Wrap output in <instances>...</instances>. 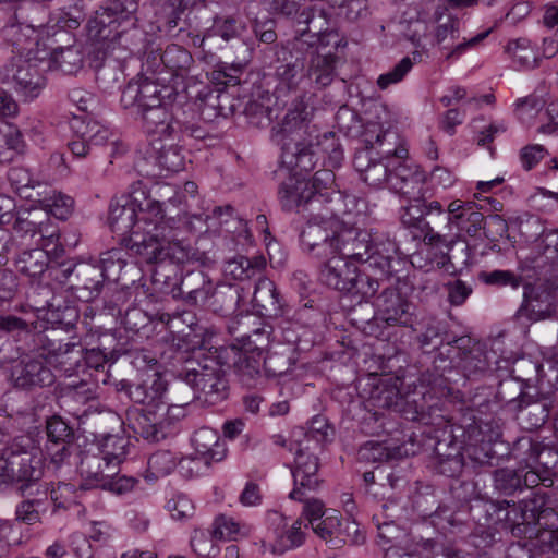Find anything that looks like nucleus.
Masks as SVG:
<instances>
[{
  "instance_id": "nucleus-1",
  "label": "nucleus",
  "mask_w": 558,
  "mask_h": 558,
  "mask_svg": "<svg viewBox=\"0 0 558 558\" xmlns=\"http://www.w3.org/2000/svg\"><path fill=\"white\" fill-rule=\"evenodd\" d=\"M179 93L172 85H162L147 77L128 83L122 90L123 109L138 118L153 140H175L182 123L175 117Z\"/></svg>"
},
{
  "instance_id": "nucleus-2",
  "label": "nucleus",
  "mask_w": 558,
  "mask_h": 558,
  "mask_svg": "<svg viewBox=\"0 0 558 558\" xmlns=\"http://www.w3.org/2000/svg\"><path fill=\"white\" fill-rule=\"evenodd\" d=\"M310 112L304 100L292 99L284 117L272 128V140L281 146V159L300 172L315 168V151L308 140Z\"/></svg>"
},
{
  "instance_id": "nucleus-3",
  "label": "nucleus",
  "mask_w": 558,
  "mask_h": 558,
  "mask_svg": "<svg viewBox=\"0 0 558 558\" xmlns=\"http://www.w3.org/2000/svg\"><path fill=\"white\" fill-rule=\"evenodd\" d=\"M122 243L146 264H158L169 260L173 264H183L190 260H197L196 253L179 234L168 235L163 239L160 233L140 232L122 239Z\"/></svg>"
},
{
  "instance_id": "nucleus-4",
  "label": "nucleus",
  "mask_w": 558,
  "mask_h": 558,
  "mask_svg": "<svg viewBox=\"0 0 558 558\" xmlns=\"http://www.w3.org/2000/svg\"><path fill=\"white\" fill-rule=\"evenodd\" d=\"M341 228L335 206L312 213L300 232V244L311 257L319 259L335 254V244Z\"/></svg>"
},
{
  "instance_id": "nucleus-5",
  "label": "nucleus",
  "mask_w": 558,
  "mask_h": 558,
  "mask_svg": "<svg viewBox=\"0 0 558 558\" xmlns=\"http://www.w3.org/2000/svg\"><path fill=\"white\" fill-rule=\"evenodd\" d=\"M451 202L448 204L447 209L438 201L427 203V214L422 225L421 232L423 234V242L425 245L433 248H446L447 253L445 258L452 266L456 264L468 265L470 259L469 245L465 243L461 256L451 253L456 245V240L452 236V220H451Z\"/></svg>"
},
{
  "instance_id": "nucleus-6",
  "label": "nucleus",
  "mask_w": 558,
  "mask_h": 558,
  "mask_svg": "<svg viewBox=\"0 0 558 558\" xmlns=\"http://www.w3.org/2000/svg\"><path fill=\"white\" fill-rule=\"evenodd\" d=\"M193 397H187L180 404L161 402L157 409L146 412H129V426L133 432L149 442H159L174 433L175 424L185 416V405Z\"/></svg>"
},
{
  "instance_id": "nucleus-7",
  "label": "nucleus",
  "mask_w": 558,
  "mask_h": 558,
  "mask_svg": "<svg viewBox=\"0 0 558 558\" xmlns=\"http://www.w3.org/2000/svg\"><path fill=\"white\" fill-rule=\"evenodd\" d=\"M48 50H40L39 54L28 58H12L3 68V81L13 85L14 90L32 101L37 98L46 86L44 72L47 71Z\"/></svg>"
},
{
  "instance_id": "nucleus-8",
  "label": "nucleus",
  "mask_w": 558,
  "mask_h": 558,
  "mask_svg": "<svg viewBox=\"0 0 558 558\" xmlns=\"http://www.w3.org/2000/svg\"><path fill=\"white\" fill-rule=\"evenodd\" d=\"M191 365L181 376L184 385L190 386L197 393L195 397L201 398V395H204L208 402H217L227 397L228 381L215 359L208 357L203 363H191Z\"/></svg>"
},
{
  "instance_id": "nucleus-9",
  "label": "nucleus",
  "mask_w": 558,
  "mask_h": 558,
  "mask_svg": "<svg viewBox=\"0 0 558 558\" xmlns=\"http://www.w3.org/2000/svg\"><path fill=\"white\" fill-rule=\"evenodd\" d=\"M290 450L295 451L291 469L294 487L289 494L293 500L302 501L307 492L316 490L319 485V459L317 449L306 442H293Z\"/></svg>"
},
{
  "instance_id": "nucleus-10",
  "label": "nucleus",
  "mask_w": 558,
  "mask_h": 558,
  "mask_svg": "<svg viewBox=\"0 0 558 558\" xmlns=\"http://www.w3.org/2000/svg\"><path fill=\"white\" fill-rule=\"evenodd\" d=\"M229 333L246 350L262 352L270 343L272 326L259 316L246 313L229 322Z\"/></svg>"
},
{
  "instance_id": "nucleus-11",
  "label": "nucleus",
  "mask_w": 558,
  "mask_h": 558,
  "mask_svg": "<svg viewBox=\"0 0 558 558\" xmlns=\"http://www.w3.org/2000/svg\"><path fill=\"white\" fill-rule=\"evenodd\" d=\"M137 185H141L138 182ZM138 190L140 201H137V226L135 231L160 233L163 239L168 235L179 234V227L173 217H166L162 204L146 195V192L136 186Z\"/></svg>"
},
{
  "instance_id": "nucleus-12",
  "label": "nucleus",
  "mask_w": 558,
  "mask_h": 558,
  "mask_svg": "<svg viewBox=\"0 0 558 558\" xmlns=\"http://www.w3.org/2000/svg\"><path fill=\"white\" fill-rule=\"evenodd\" d=\"M276 88L275 96L277 100L292 95V99L300 98L304 100V95L310 87V80L306 75L305 60L296 57L290 61L281 63L276 69Z\"/></svg>"
},
{
  "instance_id": "nucleus-13",
  "label": "nucleus",
  "mask_w": 558,
  "mask_h": 558,
  "mask_svg": "<svg viewBox=\"0 0 558 558\" xmlns=\"http://www.w3.org/2000/svg\"><path fill=\"white\" fill-rule=\"evenodd\" d=\"M523 288V302L517 311V316L531 322L549 318L555 312V289L543 283H526Z\"/></svg>"
},
{
  "instance_id": "nucleus-14",
  "label": "nucleus",
  "mask_w": 558,
  "mask_h": 558,
  "mask_svg": "<svg viewBox=\"0 0 558 558\" xmlns=\"http://www.w3.org/2000/svg\"><path fill=\"white\" fill-rule=\"evenodd\" d=\"M78 472L82 480V489H102L110 484L112 476L119 474V469L114 468V463L108 462L101 454L89 447L82 452Z\"/></svg>"
},
{
  "instance_id": "nucleus-15",
  "label": "nucleus",
  "mask_w": 558,
  "mask_h": 558,
  "mask_svg": "<svg viewBox=\"0 0 558 558\" xmlns=\"http://www.w3.org/2000/svg\"><path fill=\"white\" fill-rule=\"evenodd\" d=\"M138 190L133 186L131 194H123L110 202L108 225L112 232L124 236L134 234L137 226Z\"/></svg>"
},
{
  "instance_id": "nucleus-16",
  "label": "nucleus",
  "mask_w": 558,
  "mask_h": 558,
  "mask_svg": "<svg viewBox=\"0 0 558 558\" xmlns=\"http://www.w3.org/2000/svg\"><path fill=\"white\" fill-rule=\"evenodd\" d=\"M374 246V235L363 229L348 228L339 231L335 244V254L348 260L366 263Z\"/></svg>"
},
{
  "instance_id": "nucleus-17",
  "label": "nucleus",
  "mask_w": 558,
  "mask_h": 558,
  "mask_svg": "<svg viewBox=\"0 0 558 558\" xmlns=\"http://www.w3.org/2000/svg\"><path fill=\"white\" fill-rule=\"evenodd\" d=\"M11 378L22 389L49 387L56 379L44 361L31 357H23L12 367Z\"/></svg>"
},
{
  "instance_id": "nucleus-18",
  "label": "nucleus",
  "mask_w": 558,
  "mask_h": 558,
  "mask_svg": "<svg viewBox=\"0 0 558 558\" xmlns=\"http://www.w3.org/2000/svg\"><path fill=\"white\" fill-rule=\"evenodd\" d=\"M451 220L452 233L450 239L456 240V244L464 235L470 238H477L485 227V216L481 213L474 203L454 199L451 202Z\"/></svg>"
},
{
  "instance_id": "nucleus-19",
  "label": "nucleus",
  "mask_w": 558,
  "mask_h": 558,
  "mask_svg": "<svg viewBox=\"0 0 558 558\" xmlns=\"http://www.w3.org/2000/svg\"><path fill=\"white\" fill-rule=\"evenodd\" d=\"M376 306L377 317L389 326H410L413 323V305L395 289L384 288Z\"/></svg>"
},
{
  "instance_id": "nucleus-20",
  "label": "nucleus",
  "mask_w": 558,
  "mask_h": 558,
  "mask_svg": "<svg viewBox=\"0 0 558 558\" xmlns=\"http://www.w3.org/2000/svg\"><path fill=\"white\" fill-rule=\"evenodd\" d=\"M424 172L417 166L403 161L393 166L387 186L407 199L417 201L424 198Z\"/></svg>"
},
{
  "instance_id": "nucleus-21",
  "label": "nucleus",
  "mask_w": 558,
  "mask_h": 558,
  "mask_svg": "<svg viewBox=\"0 0 558 558\" xmlns=\"http://www.w3.org/2000/svg\"><path fill=\"white\" fill-rule=\"evenodd\" d=\"M353 166L361 179L373 187L388 185L393 168L391 162L374 156V151L367 148L356 151Z\"/></svg>"
},
{
  "instance_id": "nucleus-22",
  "label": "nucleus",
  "mask_w": 558,
  "mask_h": 558,
  "mask_svg": "<svg viewBox=\"0 0 558 558\" xmlns=\"http://www.w3.org/2000/svg\"><path fill=\"white\" fill-rule=\"evenodd\" d=\"M3 38L12 46V58H28L47 50L39 41L38 32L32 26L22 23H12L3 29Z\"/></svg>"
},
{
  "instance_id": "nucleus-23",
  "label": "nucleus",
  "mask_w": 558,
  "mask_h": 558,
  "mask_svg": "<svg viewBox=\"0 0 558 558\" xmlns=\"http://www.w3.org/2000/svg\"><path fill=\"white\" fill-rule=\"evenodd\" d=\"M319 260H322L319 280L323 284L342 293L350 290L356 267L339 254H331Z\"/></svg>"
},
{
  "instance_id": "nucleus-24",
  "label": "nucleus",
  "mask_w": 558,
  "mask_h": 558,
  "mask_svg": "<svg viewBox=\"0 0 558 558\" xmlns=\"http://www.w3.org/2000/svg\"><path fill=\"white\" fill-rule=\"evenodd\" d=\"M119 19L105 8L88 20L87 36L93 43L100 45L99 50L106 52L120 38L122 32L119 31Z\"/></svg>"
},
{
  "instance_id": "nucleus-25",
  "label": "nucleus",
  "mask_w": 558,
  "mask_h": 558,
  "mask_svg": "<svg viewBox=\"0 0 558 558\" xmlns=\"http://www.w3.org/2000/svg\"><path fill=\"white\" fill-rule=\"evenodd\" d=\"M71 272L75 276L71 289L78 300L89 302L99 296L106 279L97 264L80 263Z\"/></svg>"
},
{
  "instance_id": "nucleus-26",
  "label": "nucleus",
  "mask_w": 558,
  "mask_h": 558,
  "mask_svg": "<svg viewBox=\"0 0 558 558\" xmlns=\"http://www.w3.org/2000/svg\"><path fill=\"white\" fill-rule=\"evenodd\" d=\"M177 140H151L148 159L162 172H179L185 167V155Z\"/></svg>"
},
{
  "instance_id": "nucleus-27",
  "label": "nucleus",
  "mask_w": 558,
  "mask_h": 558,
  "mask_svg": "<svg viewBox=\"0 0 558 558\" xmlns=\"http://www.w3.org/2000/svg\"><path fill=\"white\" fill-rule=\"evenodd\" d=\"M314 533L326 542H330L333 546H339L341 542H345L342 537L345 532L348 536L352 533V543H360L364 541V535L360 532L359 525L355 521H345V526L342 529V521L339 513L327 515L324 519L311 525Z\"/></svg>"
},
{
  "instance_id": "nucleus-28",
  "label": "nucleus",
  "mask_w": 558,
  "mask_h": 558,
  "mask_svg": "<svg viewBox=\"0 0 558 558\" xmlns=\"http://www.w3.org/2000/svg\"><path fill=\"white\" fill-rule=\"evenodd\" d=\"M253 303L262 316L279 317L284 314V300L274 281L260 278L254 290Z\"/></svg>"
},
{
  "instance_id": "nucleus-29",
  "label": "nucleus",
  "mask_w": 558,
  "mask_h": 558,
  "mask_svg": "<svg viewBox=\"0 0 558 558\" xmlns=\"http://www.w3.org/2000/svg\"><path fill=\"white\" fill-rule=\"evenodd\" d=\"M166 389V381L158 374L149 375L135 384L134 388L131 389V400L143 404L144 408L132 412L146 413L156 410L157 404L162 402Z\"/></svg>"
},
{
  "instance_id": "nucleus-30",
  "label": "nucleus",
  "mask_w": 558,
  "mask_h": 558,
  "mask_svg": "<svg viewBox=\"0 0 558 558\" xmlns=\"http://www.w3.org/2000/svg\"><path fill=\"white\" fill-rule=\"evenodd\" d=\"M493 505H498L499 510L507 509L510 506H515V502H510L508 500H502L498 502H494ZM522 505L520 509L513 507L511 512H507L505 515V520L512 521L517 524L523 525H537L543 527L547 522H542L549 515H554V511L550 508H544L543 505H538L536 500H527L521 502Z\"/></svg>"
},
{
  "instance_id": "nucleus-31",
  "label": "nucleus",
  "mask_w": 558,
  "mask_h": 558,
  "mask_svg": "<svg viewBox=\"0 0 558 558\" xmlns=\"http://www.w3.org/2000/svg\"><path fill=\"white\" fill-rule=\"evenodd\" d=\"M214 283L202 270H193L182 276L178 290L190 304H206L213 293Z\"/></svg>"
},
{
  "instance_id": "nucleus-32",
  "label": "nucleus",
  "mask_w": 558,
  "mask_h": 558,
  "mask_svg": "<svg viewBox=\"0 0 558 558\" xmlns=\"http://www.w3.org/2000/svg\"><path fill=\"white\" fill-rule=\"evenodd\" d=\"M518 420L523 428L533 430L542 427L549 416L550 402L546 398L522 397L518 403Z\"/></svg>"
},
{
  "instance_id": "nucleus-33",
  "label": "nucleus",
  "mask_w": 558,
  "mask_h": 558,
  "mask_svg": "<svg viewBox=\"0 0 558 558\" xmlns=\"http://www.w3.org/2000/svg\"><path fill=\"white\" fill-rule=\"evenodd\" d=\"M525 230H539L541 233L534 240V250L537 252V258L543 259L538 263L555 265L558 263V230L542 228L538 219H530L523 226Z\"/></svg>"
},
{
  "instance_id": "nucleus-34",
  "label": "nucleus",
  "mask_w": 558,
  "mask_h": 558,
  "mask_svg": "<svg viewBox=\"0 0 558 558\" xmlns=\"http://www.w3.org/2000/svg\"><path fill=\"white\" fill-rule=\"evenodd\" d=\"M312 194L310 183L295 175L284 180L278 191L280 203L286 210H293L303 203L312 206Z\"/></svg>"
},
{
  "instance_id": "nucleus-35",
  "label": "nucleus",
  "mask_w": 558,
  "mask_h": 558,
  "mask_svg": "<svg viewBox=\"0 0 558 558\" xmlns=\"http://www.w3.org/2000/svg\"><path fill=\"white\" fill-rule=\"evenodd\" d=\"M193 446L206 463L219 462L226 456V447L220 442L219 434L209 428L203 427L196 430L192 438Z\"/></svg>"
},
{
  "instance_id": "nucleus-36",
  "label": "nucleus",
  "mask_w": 558,
  "mask_h": 558,
  "mask_svg": "<svg viewBox=\"0 0 558 558\" xmlns=\"http://www.w3.org/2000/svg\"><path fill=\"white\" fill-rule=\"evenodd\" d=\"M398 254V246L395 241L390 239H379L374 236V246L369 252V258L367 262L369 268L381 275L383 277L389 278L392 274V262Z\"/></svg>"
},
{
  "instance_id": "nucleus-37",
  "label": "nucleus",
  "mask_w": 558,
  "mask_h": 558,
  "mask_svg": "<svg viewBox=\"0 0 558 558\" xmlns=\"http://www.w3.org/2000/svg\"><path fill=\"white\" fill-rule=\"evenodd\" d=\"M377 157L391 162L393 166L405 161L408 158V148L404 141L396 131L385 130L376 133Z\"/></svg>"
},
{
  "instance_id": "nucleus-38",
  "label": "nucleus",
  "mask_w": 558,
  "mask_h": 558,
  "mask_svg": "<svg viewBox=\"0 0 558 558\" xmlns=\"http://www.w3.org/2000/svg\"><path fill=\"white\" fill-rule=\"evenodd\" d=\"M266 267V259L263 255L252 258L239 255L225 263V275L234 280H247L262 272Z\"/></svg>"
},
{
  "instance_id": "nucleus-39",
  "label": "nucleus",
  "mask_w": 558,
  "mask_h": 558,
  "mask_svg": "<svg viewBox=\"0 0 558 558\" xmlns=\"http://www.w3.org/2000/svg\"><path fill=\"white\" fill-rule=\"evenodd\" d=\"M130 446V440L123 435H105L96 444L90 447L110 463H114V468L120 470V464L124 461Z\"/></svg>"
},
{
  "instance_id": "nucleus-40",
  "label": "nucleus",
  "mask_w": 558,
  "mask_h": 558,
  "mask_svg": "<svg viewBox=\"0 0 558 558\" xmlns=\"http://www.w3.org/2000/svg\"><path fill=\"white\" fill-rule=\"evenodd\" d=\"M19 464L16 470V483H22L19 489L24 494L33 483L40 480L43 475L41 459L33 451L22 448V457L14 461Z\"/></svg>"
},
{
  "instance_id": "nucleus-41",
  "label": "nucleus",
  "mask_w": 558,
  "mask_h": 558,
  "mask_svg": "<svg viewBox=\"0 0 558 558\" xmlns=\"http://www.w3.org/2000/svg\"><path fill=\"white\" fill-rule=\"evenodd\" d=\"M312 149L315 154V165L318 157L324 159V163L328 167L338 168L343 160V149L339 138L333 132H325L317 136L315 144L312 143Z\"/></svg>"
},
{
  "instance_id": "nucleus-42",
  "label": "nucleus",
  "mask_w": 558,
  "mask_h": 558,
  "mask_svg": "<svg viewBox=\"0 0 558 558\" xmlns=\"http://www.w3.org/2000/svg\"><path fill=\"white\" fill-rule=\"evenodd\" d=\"M405 446H393L392 444L367 441L359 450V458L365 462H383L400 459L410 454Z\"/></svg>"
},
{
  "instance_id": "nucleus-43",
  "label": "nucleus",
  "mask_w": 558,
  "mask_h": 558,
  "mask_svg": "<svg viewBox=\"0 0 558 558\" xmlns=\"http://www.w3.org/2000/svg\"><path fill=\"white\" fill-rule=\"evenodd\" d=\"M62 328H48L43 333L37 336V344L41 348L44 353L49 356L60 357L72 353L80 343L76 341H65L62 336Z\"/></svg>"
},
{
  "instance_id": "nucleus-44",
  "label": "nucleus",
  "mask_w": 558,
  "mask_h": 558,
  "mask_svg": "<svg viewBox=\"0 0 558 558\" xmlns=\"http://www.w3.org/2000/svg\"><path fill=\"white\" fill-rule=\"evenodd\" d=\"M387 279V277L381 275L376 276L375 271L372 274L356 268L351 281L352 287L345 293L359 298L360 301L367 302L376 295Z\"/></svg>"
},
{
  "instance_id": "nucleus-45",
  "label": "nucleus",
  "mask_w": 558,
  "mask_h": 558,
  "mask_svg": "<svg viewBox=\"0 0 558 558\" xmlns=\"http://www.w3.org/2000/svg\"><path fill=\"white\" fill-rule=\"evenodd\" d=\"M83 64V57L78 48L70 46L56 49L47 56V70L60 71L64 74L76 73Z\"/></svg>"
},
{
  "instance_id": "nucleus-46",
  "label": "nucleus",
  "mask_w": 558,
  "mask_h": 558,
  "mask_svg": "<svg viewBox=\"0 0 558 558\" xmlns=\"http://www.w3.org/2000/svg\"><path fill=\"white\" fill-rule=\"evenodd\" d=\"M336 57L328 54H315L311 58L306 75L310 80V86L315 84L317 88H323L331 84L335 78Z\"/></svg>"
},
{
  "instance_id": "nucleus-47",
  "label": "nucleus",
  "mask_w": 558,
  "mask_h": 558,
  "mask_svg": "<svg viewBox=\"0 0 558 558\" xmlns=\"http://www.w3.org/2000/svg\"><path fill=\"white\" fill-rule=\"evenodd\" d=\"M307 524L300 518L293 522L289 527L275 531V539L271 544L274 554H283L287 550L294 549L303 545L305 541V533Z\"/></svg>"
},
{
  "instance_id": "nucleus-48",
  "label": "nucleus",
  "mask_w": 558,
  "mask_h": 558,
  "mask_svg": "<svg viewBox=\"0 0 558 558\" xmlns=\"http://www.w3.org/2000/svg\"><path fill=\"white\" fill-rule=\"evenodd\" d=\"M89 389H86V385H81L74 389L68 391L64 396L63 403L70 414L75 416L81 422H84L93 412L94 403L96 400L90 396Z\"/></svg>"
},
{
  "instance_id": "nucleus-49",
  "label": "nucleus",
  "mask_w": 558,
  "mask_h": 558,
  "mask_svg": "<svg viewBox=\"0 0 558 558\" xmlns=\"http://www.w3.org/2000/svg\"><path fill=\"white\" fill-rule=\"evenodd\" d=\"M335 173L330 169H323L315 172L313 182L310 184L312 194V209H317L318 206L323 205L325 201L332 205L333 198L330 197L329 191L336 196L337 201H340V196L333 190L335 186Z\"/></svg>"
},
{
  "instance_id": "nucleus-50",
  "label": "nucleus",
  "mask_w": 558,
  "mask_h": 558,
  "mask_svg": "<svg viewBox=\"0 0 558 558\" xmlns=\"http://www.w3.org/2000/svg\"><path fill=\"white\" fill-rule=\"evenodd\" d=\"M36 201L40 203L44 215L53 216L59 220L68 219L74 208L73 198L58 191H50L43 198Z\"/></svg>"
},
{
  "instance_id": "nucleus-51",
  "label": "nucleus",
  "mask_w": 558,
  "mask_h": 558,
  "mask_svg": "<svg viewBox=\"0 0 558 558\" xmlns=\"http://www.w3.org/2000/svg\"><path fill=\"white\" fill-rule=\"evenodd\" d=\"M240 299L241 294L238 287L223 286L219 289L213 287L210 299L205 305L220 315H227L235 310Z\"/></svg>"
},
{
  "instance_id": "nucleus-52",
  "label": "nucleus",
  "mask_w": 558,
  "mask_h": 558,
  "mask_svg": "<svg viewBox=\"0 0 558 558\" xmlns=\"http://www.w3.org/2000/svg\"><path fill=\"white\" fill-rule=\"evenodd\" d=\"M48 264V252L39 247L24 251L16 259L17 270L34 278L43 275Z\"/></svg>"
},
{
  "instance_id": "nucleus-53",
  "label": "nucleus",
  "mask_w": 558,
  "mask_h": 558,
  "mask_svg": "<svg viewBox=\"0 0 558 558\" xmlns=\"http://www.w3.org/2000/svg\"><path fill=\"white\" fill-rule=\"evenodd\" d=\"M47 498H33L23 500L16 506L15 519L24 524L34 525L41 523L43 515L48 511Z\"/></svg>"
},
{
  "instance_id": "nucleus-54",
  "label": "nucleus",
  "mask_w": 558,
  "mask_h": 558,
  "mask_svg": "<svg viewBox=\"0 0 558 558\" xmlns=\"http://www.w3.org/2000/svg\"><path fill=\"white\" fill-rule=\"evenodd\" d=\"M401 399L397 386L379 383L372 389L367 402L374 409H391L398 408Z\"/></svg>"
},
{
  "instance_id": "nucleus-55",
  "label": "nucleus",
  "mask_w": 558,
  "mask_h": 558,
  "mask_svg": "<svg viewBox=\"0 0 558 558\" xmlns=\"http://www.w3.org/2000/svg\"><path fill=\"white\" fill-rule=\"evenodd\" d=\"M507 51L513 62L522 69H534L538 65V54L527 39H517L507 45Z\"/></svg>"
},
{
  "instance_id": "nucleus-56",
  "label": "nucleus",
  "mask_w": 558,
  "mask_h": 558,
  "mask_svg": "<svg viewBox=\"0 0 558 558\" xmlns=\"http://www.w3.org/2000/svg\"><path fill=\"white\" fill-rule=\"evenodd\" d=\"M22 448L20 444L14 442L0 451V486L16 481L19 464L14 461L22 457Z\"/></svg>"
},
{
  "instance_id": "nucleus-57",
  "label": "nucleus",
  "mask_w": 558,
  "mask_h": 558,
  "mask_svg": "<svg viewBox=\"0 0 558 558\" xmlns=\"http://www.w3.org/2000/svg\"><path fill=\"white\" fill-rule=\"evenodd\" d=\"M332 435L327 420L324 416H315L307 428V432L303 435L302 439H293V442H306L313 448L319 450L323 445L329 441Z\"/></svg>"
},
{
  "instance_id": "nucleus-58",
  "label": "nucleus",
  "mask_w": 558,
  "mask_h": 558,
  "mask_svg": "<svg viewBox=\"0 0 558 558\" xmlns=\"http://www.w3.org/2000/svg\"><path fill=\"white\" fill-rule=\"evenodd\" d=\"M161 61L175 75H182L191 66L193 58L185 48L169 45L161 54Z\"/></svg>"
},
{
  "instance_id": "nucleus-59",
  "label": "nucleus",
  "mask_w": 558,
  "mask_h": 558,
  "mask_svg": "<svg viewBox=\"0 0 558 558\" xmlns=\"http://www.w3.org/2000/svg\"><path fill=\"white\" fill-rule=\"evenodd\" d=\"M329 19V10L314 5L300 13L298 23L305 25L303 33L311 32L312 25L315 34H322L328 31Z\"/></svg>"
},
{
  "instance_id": "nucleus-60",
  "label": "nucleus",
  "mask_w": 558,
  "mask_h": 558,
  "mask_svg": "<svg viewBox=\"0 0 558 558\" xmlns=\"http://www.w3.org/2000/svg\"><path fill=\"white\" fill-rule=\"evenodd\" d=\"M125 255L123 248H111L101 254L98 266L106 280L117 281L119 279L121 270L126 265Z\"/></svg>"
},
{
  "instance_id": "nucleus-61",
  "label": "nucleus",
  "mask_w": 558,
  "mask_h": 558,
  "mask_svg": "<svg viewBox=\"0 0 558 558\" xmlns=\"http://www.w3.org/2000/svg\"><path fill=\"white\" fill-rule=\"evenodd\" d=\"M468 433L470 439L483 445L496 442L502 436L501 426L496 420H478Z\"/></svg>"
},
{
  "instance_id": "nucleus-62",
  "label": "nucleus",
  "mask_w": 558,
  "mask_h": 558,
  "mask_svg": "<svg viewBox=\"0 0 558 558\" xmlns=\"http://www.w3.org/2000/svg\"><path fill=\"white\" fill-rule=\"evenodd\" d=\"M494 486L502 495L510 496L522 489V470L499 469L494 472Z\"/></svg>"
},
{
  "instance_id": "nucleus-63",
  "label": "nucleus",
  "mask_w": 558,
  "mask_h": 558,
  "mask_svg": "<svg viewBox=\"0 0 558 558\" xmlns=\"http://www.w3.org/2000/svg\"><path fill=\"white\" fill-rule=\"evenodd\" d=\"M409 204L402 206L400 213V220L403 226L408 228H415L421 231L427 214V203L423 199H408Z\"/></svg>"
},
{
  "instance_id": "nucleus-64",
  "label": "nucleus",
  "mask_w": 558,
  "mask_h": 558,
  "mask_svg": "<svg viewBox=\"0 0 558 558\" xmlns=\"http://www.w3.org/2000/svg\"><path fill=\"white\" fill-rule=\"evenodd\" d=\"M420 553L422 558H462L453 546L434 539L423 541Z\"/></svg>"
}]
</instances>
